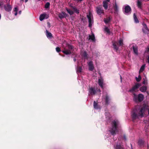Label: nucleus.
<instances>
[{
  "label": "nucleus",
  "mask_w": 149,
  "mask_h": 149,
  "mask_svg": "<svg viewBox=\"0 0 149 149\" xmlns=\"http://www.w3.org/2000/svg\"><path fill=\"white\" fill-rule=\"evenodd\" d=\"M19 14H21V11H19Z\"/></svg>",
  "instance_id": "nucleus-43"
},
{
  "label": "nucleus",
  "mask_w": 149,
  "mask_h": 149,
  "mask_svg": "<svg viewBox=\"0 0 149 149\" xmlns=\"http://www.w3.org/2000/svg\"><path fill=\"white\" fill-rule=\"evenodd\" d=\"M148 114H149V109L148 110Z\"/></svg>",
  "instance_id": "nucleus-48"
},
{
  "label": "nucleus",
  "mask_w": 149,
  "mask_h": 149,
  "mask_svg": "<svg viewBox=\"0 0 149 149\" xmlns=\"http://www.w3.org/2000/svg\"><path fill=\"white\" fill-rule=\"evenodd\" d=\"M50 4L49 3H47L45 6V7L46 8H48L49 7Z\"/></svg>",
  "instance_id": "nucleus-35"
},
{
  "label": "nucleus",
  "mask_w": 149,
  "mask_h": 149,
  "mask_svg": "<svg viewBox=\"0 0 149 149\" xmlns=\"http://www.w3.org/2000/svg\"><path fill=\"white\" fill-rule=\"evenodd\" d=\"M82 70V68L81 67H79L77 69V72H81Z\"/></svg>",
  "instance_id": "nucleus-32"
},
{
  "label": "nucleus",
  "mask_w": 149,
  "mask_h": 149,
  "mask_svg": "<svg viewBox=\"0 0 149 149\" xmlns=\"http://www.w3.org/2000/svg\"><path fill=\"white\" fill-rule=\"evenodd\" d=\"M89 39L91 40L92 41H95V38L94 35L93 34H92L91 35L89 36Z\"/></svg>",
  "instance_id": "nucleus-23"
},
{
  "label": "nucleus",
  "mask_w": 149,
  "mask_h": 149,
  "mask_svg": "<svg viewBox=\"0 0 149 149\" xmlns=\"http://www.w3.org/2000/svg\"><path fill=\"white\" fill-rule=\"evenodd\" d=\"M76 59H75V58H74V61H76Z\"/></svg>",
  "instance_id": "nucleus-45"
},
{
  "label": "nucleus",
  "mask_w": 149,
  "mask_h": 149,
  "mask_svg": "<svg viewBox=\"0 0 149 149\" xmlns=\"http://www.w3.org/2000/svg\"><path fill=\"white\" fill-rule=\"evenodd\" d=\"M104 98L105 99L106 103H107V102H108V100L109 99V97H108V96H107L106 95V97H104Z\"/></svg>",
  "instance_id": "nucleus-36"
},
{
  "label": "nucleus",
  "mask_w": 149,
  "mask_h": 149,
  "mask_svg": "<svg viewBox=\"0 0 149 149\" xmlns=\"http://www.w3.org/2000/svg\"><path fill=\"white\" fill-rule=\"evenodd\" d=\"M131 9L130 6L128 5L124 6V13L128 15L131 13Z\"/></svg>",
  "instance_id": "nucleus-5"
},
{
  "label": "nucleus",
  "mask_w": 149,
  "mask_h": 149,
  "mask_svg": "<svg viewBox=\"0 0 149 149\" xmlns=\"http://www.w3.org/2000/svg\"><path fill=\"white\" fill-rule=\"evenodd\" d=\"M95 91L93 88L91 87L90 88L89 90V92L91 95H93L95 94Z\"/></svg>",
  "instance_id": "nucleus-17"
},
{
  "label": "nucleus",
  "mask_w": 149,
  "mask_h": 149,
  "mask_svg": "<svg viewBox=\"0 0 149 149\" xmlns=\"http://www.w3.org/2000/svg\"><path fill=\"white\" fill-rule=\"evenodd\" d=\"M89 69L90 70H92L94 69V67L92 61H90L88 63Z\"/></svg>",
  "instance_id": "nucleus-10"
},
{
  "label": "nucleus",
  "mask_w": 149,
  "mask_h": 149,
  "mask_svg": "<svg viewBox=\"0 0 149 149\" xmlns=\"http://www.w3.org/2000/svg\"><path fill=\"white\" fill-rule=\"evenodd\" d=\"M28 0H25V2H26Z\"/></svg>",
  "instance_id": "nucleus-46"
},
{
  "label": "nucleus",
  "mask_w": 149,
  "mask_h": 149,
  "mask_svg": "<svg viewBox=\"0 0 149 149\" xmlns=\"http://www.w3.org/2000/svg\"><path fill=\"white\" fill-rule=\"evenodd\" d=\"M115 9L116 10V11L118 10V7L116 5V4L115 5Z\"/></svg>",
  "instance_id": "nucleus-40"
},
{
  "label": "nucleus",
  "mask_w": 149,
  "mask_h": 149,
  "mask_svg": "<svg viewBox=\"0 0 149 149\" xmlns=\"http://www.w3.org/2000/svg\"><path fill=\"white\" fill-rule=\"evenodd\" d=\"M134 17L135 22L136 23L139 22V21L137 18H136V16L135 14H134Z\"/></svg>",
  "instance_id": "nucleus-27"
},
{
  "label": "nucleus",
  "mask_w": 149,
  "mask_h": 149,
  "mask_svg": "<svg viewBox=\"0 0 149 149\" xmlns=\"http://www.w3.org/2000/svg\"><path fill=\"white\" fill-rule=\"evenodd\" d=\"M116 149H123V147L118 146H117Z\"/></svg>",
  "instance_id": "nucleus-38"
},
{
  "label": "nucleus",
  "mask_w": 149,
  "mask_h": 149,
  "mask_svg": "<svg viewBox=\"0 0 149 149\" xmlns=\"http://www.w3.org/2000/svg\"><path fill=\"white\" fill-rule=\"evenodd\" d=\"M97 13L99 15H101L102 14H103V10L100 7H98L97 9Z\"/></svg>",
  "instance_id": "nucleus-13"
},
{
  "label": "nucleus",
  "mask_w": 149,
  "mask_h": 149,
  "mask_svg": "<svg viewBox=\"0 0 149 149\" xmlns=\"http://www.w3.org/2000/svg\"><path fill=\"white\" fill-rule=\"evenodd\" d=\"M98 83L100 87L103 88V80L102 78L99 79H98Z\"/></svg>",
  "instance_id": "nucleus-16"
},
{
  "label": "nucleus",
  "mask_w": 149,
  "mask_h": 149,
  "mask_svg": "<svg viewBox=\"0 0 149 149\" xmlns=\"http://www.w3.org/2000/svg\"><path fill=\"white\" fill-rule=\"evenodd\" d=\"M149 52V46L146 49V50L145 51V52Z\"/></svg>",
  "instance_id": "nucleus-42"
},
{
  "label": "nucleus",
  "mask_w": 149,
  "mask_h": 149,
  "mask_svg": "<svg viewBox=\"0 0 149 149\" xmlns=\"http://www.w3.org/2000/svg\"><path fill=\"white\" fill-rule=\"evenodd\" d=\"M110 21V18L108 17L104 20V22L106 24L108 23Z\"/></svg>",
  "instance_id": "nucleus-30"
},
{
  "label": "nucleus",
  "mask_w": 149,
  "mask_h": 149,
  "mask_svg": "<svg viewBox=\"0 0 149 149\" xmlns=\"http://www.w3.org/2000/svg\"><path fill=\"white\" fill-rule=\"evenodd\" d=\"M18 11V9L17 8H15L13 11V13L15 15H17V12Z\"/></svg>",
  "instance_id": "nucleus-26"
},
{
  "label": "nucleus",
  "mask_w": 149,
  "mask_h": 149,
  "mask_svg": "<svg viewBox=\"0 0 149 149\" xmlns=\"http://www.w3.org/2000/svg\"><path fill=\"white\" fill-rule=\"evenodd\" d=\"M74 11L75 12L77 13H79V10L75 8H74Z\"/></svg>",
  "instance_id": "nucleus-41"
},
{
  "label": "nucleus",
  "mask_w": 149,
  "mask_h": 149,
  "mask_svg": "<svg viewBox=\"0 0 149 149\" xmlns=\"http://www.w3.org/2000/svg\"><path fill=\"white\" fill-rule=\"evenodd\" d=\"M87 17L88 19L89 26L91 27L92 24L93 23V15L91 13H89L87 15Z\"/></svg>",
  "instance_id": "nucleus-3"
},
{
  "label": "nucleus",
  "mask_w": 149,
  "mask_h": 149,
  "mask_svg": "<svg viewBox=\"0 0 149 149\" xmlns=\"http://www.w3.org/2000/svg\"><path fill=\"white\" fill-rule=\"evenodd\" d=\"M143 143V141L141 139H140L138 143L139 144L140 146H141Z\"/></svg>",
  "instance_id": "nucleus-29"
},
{
  "label": "nucleus",
  "mask_w": 149,
  "mask_h": 149,
  "mask_svg": "<svg viewBox=\"0 0 149 149\" xmlns=\"http://www.w3.org/2000/svg\"><path fill=\"white\" fill-rule=\"evenodd\" d=\"M93 106H94V108L95 109H98V106H97V103H96V102H95V101H94V102Z\"/></svg>",
  "instance_id": "nucleus-31"
},
{
  "label": "nucleus",
  "mask_w": 149,
  "mask_h": 149,
  "mask_svg": "<svg viewBox=\"0 0 149 149\" xmlns=\"http://www.w3.org/2000/svg\"><path fill=\"white\" fill-rule=\"evenodd\" d=\"M48 17L49 16L48 15L45 13L40 15L39 17V19L40 21H42L44 19L48 18Z\"/></svg>",
  "instance_id": "nucleus-8"
},
{
  "label": "nucleus",
  "mask_w": 149,
  "mask_h": 149,
  "mask_svg": "<svg viewBox=\"0 0 149 149\" xmlns=\"http://www.w3.org/2000/svg\"><path fill=\"white\" fill-rule=\"evenodd\" d=\"M145 67V65H143L141 67L140 70L139 71V73H141L144 70Z\"/></svg>",
  "instance_id": "nucleus-22"
},
{
  "label": "nucleus",
  "mask_w": 149,
  "mask_h": 149,
  "mask_svg": "<svg viewBox=\"0 0 149 149\" xmlns=\"http://www.w3.org/2000/svg\"><path fill=\"white\" fill-rule=\"evenodd\" d=\"M143 84L144 85H147L148 84V79L146 76H145V78H143Z\"/></svg>",
  "instance_id": "nucleus-21"
},
{
  "label": "nucleus",
  "mask_w": 149,
  "mask_h": 149,
  "mask_svg": "<svg viewBox=\"0 0 149 149\" xmlns=\"http://www.w3.org/2000/svg\"><path fill=\"white\" fill-rule=\"evenodd\" d=\"M98 91L100 92V89H98Z\"/></svg>",
  "instance_id": "nucleus-47"
},
{
  "label": "nucleus",
  "mask_w": 149,
  "mask_h": 149,
  "mask_svg": "<svg viewBox=\"0 0 149 149\" xmlns=\"http://www.w3.org/2000/svg\"><path fill=\"white\" fill-rule=\"evenodd\" d=\"M141 77L140 75H139L138 77H136V79L137 81H140L141 79Z\"/></svg>",
  "instance_id": "nucleus-28"
},
{
  "label": "nucleus",
  "mask_w": 149,
  "mask_h": 149,
  "mask_svg": "<svg viewBox=\"0 0 149 149\" xmlns=\"http://www.w3.org/2000/svg\"><path fill=\"white\" fill-rule=\"evenodd\" d=\"M143 31L144 33H147L148 32V30L146 26V25L144 24H143Z\"/></svg>",
  "instance_id": "nucleus-11"
},
{
  "label": "nucleus",
  "mask_w": 149,
  "mask_h": 149,
  "mask_svg": "<svg viewBox=\"0 0 149 149\" xmlns=\"http://www.w3.org/2000/svg\"><path fill=\"white\" fill-rule=\"evenodd\" d=\"M113 127L109 130L111 134L114 135L116 134L118 130L117 129V123L114 121L113 122Z\"/></svg>",
  "instance_id": "nucleus-2"
},
{
  "label": "nucleus",
  "mask_w": 149,
  "mask_h": 149,
  "mask_svg": "<svg viewBox=\"0 0 149 149\" xmlns=\"http://www.w3.org/2000/svg\"><path fill=\"white\" fill-rule=\"evenodd\" d=\"M67 16L68 15L66 14L63 12L59 13L58 15V17L60 18H63L66 17H67Z\"/></svg>",
  "instance_id": "nucleus-12"
},
{
  "label": "nucleus",
  "mask_w": 149,
  "mask_h": 149,
  "mask_svg": "<svg viewBox=\"0 0 149 149\" xmlns=\"http://www.w3.org/2000/svg\"><path fill=\"white\" fill-rule=\"evenodd\" d=\"M147 109V106L145 105L141 108L137 114H136L135 113H133L132 114V116L133 119H141L142 118L145 116L146 110Z\"/></svg>",
  "instance_id": "nucleus-1"
},
{
  "label": "nucleus",
  "mask_w": 149,
  "mask_h": 149,
  "mask_svg": "<svg viewBox=\"0 0 149 149\" xmlns=\"http://www.w3.org/2000/svg\"><path fill=\"white\" fill-rule=\"evenodd\" d=\"M113 45L115 49L116 50H118V47L116 46L115 44H113Z\"/></svg>",
  "instance_id": "nucleus-37"
},
{
  "label": "nucleus",
  "mask_w": 149,
  "mask_h": 149,
  "mask_svg": "<svg viewBox=\"0 0 149 149\" xmlns=\"http://www.w3.org/2000/svg\"><path fill=\"white\" fill-rule=\"evenodd\" d=\"M104 31L108 34L110 33V31L109 29L107 27H105L104 29Z\"/></svg>",
  "instance_id": "nucleus-33"
},
{
  "label": "nucleus",
  "mask_w": 149,
  "mask_h": 149,
  "mask_svg": "<svg viewBox=\"0 0 149 149\" xmlns=\"http://www.w3.org/2000/svg\"><path fill=\"white\" fill-rule=\"evenodd\" d=\"M66 10H67V11L68 13L70 15H71L73 14V12L71 10H70L68 9L67 8H66Z\"/></svg>",
  "instance_id": "nucleus-25"
},
{
  "label": "nucleus",
  "mask_w": 149,
  "mask_h": 149,
  "mask_svg": "<svg viewBox=\"0 0 149 149\" xmlns=\"http://www.w3.org/2000/svg\"><path fill=\"white\" fill-rule=\"evenodd\" d=\"M82 0H77V1H82Z\"/></svg>",
  "instance_id": "nucleus-44"
},
{
  "label": "nucleus",
  "mask_w": 149,
  "mask_h": 149,
  "mask_svg": "<svg viewBox=\"0 0 149 149\" xmlns=\"http://www.w3.org/2000/svg\"><path fill=\"white\" fill-rule=\"evenodd\" d=\"M141 85L140 84H136L131 89L129 90V91L133 92L135 91L136 90L141 86Z\"/></svg>",
  "instance_id": "nucleus-7"
},
{
  "label": "nucleus",
  "mask_w": 149,
  "mask_h": 149,
  "mask_svg": "<svg viewBox=\"0 0 149 149\" xmlns=\"http://www.w3.org/2000/svg\"><path fill=\"white\" fill-rule=\"evenodd\" d=\"M56 51L58 52H59L61 50L60 48L58 47H57L56 48Z\"/></svg>",
  "instance_id": "nucleus-39"
},
{
  "label": "nucleus",
  "mask_w": 149,
  "mask_h": 149,
  "mask_svg": "<svg viewBox=\"0 0 149 149\" xmlns=\"http://www.w3.org/2000/svg\"><path fill=\"white\" fill-rule=\"evenodd\" d=\"M46 35L49 39L51 38L52 37V34L50 32H49L47 30L46 31Z\"/></svg>",
  "instance_id": "nucleus-20"
},
{
  "label": "nucleus",
  "mask_w": 149,
  "mask_h": 149,
  "mask_svg": "<svg viewBox=\"0 0 149 149\" xmlns=\"http://www.w3.org/2000/svg\"><path fill=\"white\" fill-rule=\"evenodd\" d=\"M133 49L134 53L136 55H138V49L136 47H133Z\"/></svg>",
  "instance_id": "nucleus-24"
},
{
  "label": "nucleus",
  "mask_w": 149,
  "mask_h": 149,
  "mask_svg": "<svg viewBox=\"0 0 149 149\" xmlns=\"http://www.w3.org/2000/svg\"><path fill=\"white\" fill-rule=\"evenodd\" d=\"M110 1V0H104L103 1V6L104 9L107 10L108 8V3Z\"/></svg>",
  "instance_id": "nucleus-9"
},
{
  "label": "nucleus",
  "mask_w": 149,
  "mask_h": 149,
  "mask_svg": "<svg viewBox=\"0 0 149 149\" xmlns=\"http://www.w3.org/2000/svg\"><path fill=\"white\" fill-rule=\"evenodd\" d=\"M5 10L8 11H10L11 10V7L9 5H8L6 6H5Z\"/></svg>",
  "instance_id": "nucleus-19"
},
{
  "label": "nucleus",
  "mask_w": 149,
  "mask_h": 149,
  "mask_svg": "<svg viewBox=\"0 0 149 149\" xmlns=\"http://www.w3.org/2000/svg\"><path fill=\"white\" fill-rule=\"evenodd\" d=\"M148 148H149V145L148 146Z\"/></svg>",
  "instance_id": "nucleus-49"
},
{
  "label": "nucleus",
  "mask_w": 149,
  "mask_h": 149,
  "mask_svg": "<svg viewBox=\"0 0 149 149\" xmlns=\"http://www.w3.org/2000/svg\"><path fill=\"white\" fill-rule=\"evenodd\" d=\"M69 49H65L64 50L62 51L66 55L70 54L71 53V50L72 49V47L71 46H69Z\"/></svg>",
  "instance_id": "nucleus-6"
},
{
  "label": "nucleus",
  "mask_w": 149,
  "mask_h": 149,
  "mask_svg": "<svg viewBox=\"0 0 149 149\" xmlns=\"http://www.w3.org/2000/svg\"><path fill=\"white\" fill-rule=\"evenodd\" d=\"M149 0H138L137 2V5L139 8H141V1H148Z\"/></svg>",
  "instance_id": "nucleus-14"
},
{
  "label": "nucleus",
  "mask_w": 149,
  "mask_h": 149,
  "mask_svg": "<svg viewBox=\"0 0 149 149\" xmlns=\"http://www.w3.org/2000/svg\"><path fill=\"white\" fill-rule=\"evenodd\" d=\"M134 99L136 101L138 100V101H141L143 100L144 98V96L142 94H139L138 96H137L135 94H134Z\"/></svg>",
  "instance_id": "nucleus-4"
},
{
  "label": "nucleus",
  "mask_w": 149,
  "mask_h": 149,
  "mask_svg": "<svg viewBox=\"0 0 149 149\" xmlns=\"http://www.w3.org/2000/svg\"><path fill=\"white\" fill-rule=\"evenodd\" d=\"M147 90V87L143 86L140 88V90L142 92H145Z\"/></svg>",
  "instance_id": "nucleus-18"
},
{
  "label": "nucleus",
  "mask_w": 149,
  "mask_h": 149,
  "mask_svg": "<svg viewBox=\"0 0 149 149\" xmlns=\"http://www.w3.org/2000/svg\"><path fill=\"white\" fill-rule=\"evenodd\" d=\"M82 57L84 59H87L88 58L87 55L85 52H82L81 54Z\"/></svg>",
  "instance_id": "nucleus-15"
},
{
  "label": "nucleus",
  "mask_w": 149,
  "mask_h": 149,
  "mask_svg": "<svg viewBox=\"0 0 149 149\" xmlns=\"http://www.w3.org/2000/svg\"><path fill=\"white\" fill-rule=\"evenodd\" d=\"M119 43L120 45H122L123 44V40L122 39H120L119 40Z\"/></svg>",
  "instance_id": "nucleus-34"
}]
</instances>
